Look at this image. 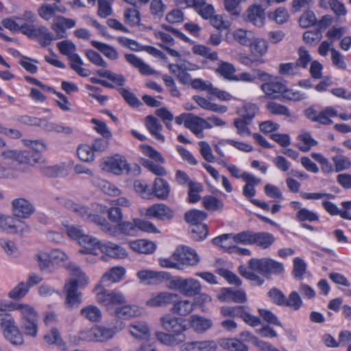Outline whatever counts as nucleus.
Returning a JSON list of instances; mask_svg holds the SVG:
<instances>
[{
    "label": "nucleus",
    "mask_w": 351,
    "mask_h": 351,
    "mask_svg": "<svg viewBox=\"0 0 351 351\" xmlns=\"http://www.w3.org/2000/svg\"><path fill=\"white\" fill-rule=\"evenodd\" d=\"M173 258L183 265L193 266L199 261L196 252L188 246H179L172 255Z\"/></svg>",
    "instance_id": "2eb2a0df"
},
{
    "label": "nucleus",
    "mask_w": 351,
    "mask_h": 351,
    "mask_svg": "<svg viewBox=\"0 0 351 351\" xmlns=\"http://www.w3.org/2000/svg\"><path fill=\"white\" fill-rule=\"evenodd\" d=\"M9 307L20 314L22 334L36 338L38 332L39 315L34 308L27 304H11Z\"/></svg>",
    "instance_id": "7ed1b4c3"
},
{
    "label": "nucleus",
    "mask_w": 351,
    "mask_h": 351,
    "mask_svg": "<svg viewBox=\"0 0 351 351\" xmlns=\"http://www.w3.org/2000/svg\"><path fill=\"white\" fill-rule=\"evenodd\" d=\"M191 327L197 333H203L213 326L210 319L194 315L190 317Z\"/></svg>",
    "instance_id": "72a5a7b5"
},
{
    "label": "nucleus",
    "mask_w": 351,
    "mask_h": 351,
    "mask_svg": "<svg viewBox=\"0 0 351 351\" xmlns=\"http://www.w3.org/2000/svg\"><path fill=\"white\" fill-rule=\"evenodd\" d=\"M125 273V270L121 267H114L106 272L102 276L100 282L104 285L108 283H114L121 281Z\"/></svg>",
    "instance_id": "f704fd0d"
},
{
    "label": "nucleus",
    "mask_w": 351,
    "mask_h": 351,
    "mask_svg": "<svg viewBox=\"0 0 351 351\" xmlns=\"http://www.w3.org/2000/svg\"><path fill=\"white\" fill-rule=\"evenodd\" d=\"M125 58L130 64L138 69L142 75H150L157 73L156 71L134 54H125Z\"/></svg>",
    "instance_id": "473e14b6"
},
{
    "label": "nucleus",
    "mask_w": 351,
    "mask_h": 351,
    "mask_svg": "<svg viewBox=\"0 0 351 351\" xmlns=\"http://www.w3.org/2000/svg\"><path fill=\"white\" fill-rule=\"evenodd\" d=\"M111 314L118 319H130L140 316L142 314V310L137 306L124 305L115 308L111 311Z\"/></svg>",
    "instance_id": "c85d7f7f"
},
{
    "label": "nucleus",
    "mask_w": 351,
    "mask_h": 351,
    "mask_svg": "<svg viewBox=\"0 0 351 351\" xmlns=\"http://www.w3.org/2000/svg\"><path fill=\"white\" fill-rule=\"evenodd\" d=\"M193 51L195 54L202 56L212 61L218 59V54L215 51H212L211 49L204 45H195L193 47Z\"/></svg>",
    "instance_id": "e2e57ef3"
},
{
    "label": "nucleus",
    "mask_w": 351,
    "mask_h": 351,
    "mask_svg": "<svg viewBox=\"0 0 351 351\" xmlns=\"http://www.w3.org/2000/svg\"><path fill=\"white\" fill-rule=\"evenodd\" d=\"M248 266L265 276L281 274L284 271L282 263L268 258H251L248 262Z\"/></svg>",
    "instance_id": "9d476101"
},
{
    "label": "nucleus",
    "mask_w": 351,
    "mask_h": 351,
    "mask_svg": "<svg viewBox=\"0 0 351 351\" xmlns=\"http://www.w3.org/2000/svg\"><path fill=\"white\" fill-rule=\"evenodd\" d=\"M163 328L172 333L183 335L182 332L186 330V326L183 325L179 318L170 315H165L160 318Z\"/></svg>",
    "instance_id": "393cba45"
},
{
    "label": "nucleus",
    "mask_w": 351,
    "mask_h": 351,
    "mask_svg": "<svg viewBox=\"0 0 351 351\" xmlns=\"http://www.w3.org/2000/svg\"><path fill=\"white\" fill-rule=\"evenodd\" d=\"M179 295L177 293L164 291L158 293L146 301L145 304L150 307L166 306L173 302V299H178Z\"/></svg>",
    "instance_id": "b1692460"
},
{
    "label": "nucleus",
    "mask_w": 351,
    "mask_h": 351,
    "mask_svg": "<svg viewBox=\"0 0 351 351\" xmlns=\"http://www.w3.org/2000/svg\"><path fill=\"white\" fill-rule=\"evenodd\" d=\"M129 245L133 251L141 254H151L156 250L155 243L145 239L130 241Z\"/></svg>",
    "instance_id": "c9c22d12"
},
{
    "label": "nucleus",
    "mask_w": 351,
    "mask_h": 351,
    "mask_svg": "<svg viewBox=\"0 0 351 351\" xmlns=\"http://www.w3.org/2000/svg\"><path fill=\"white\" fill-rule=\"evenodd\" d=\"M100 208V212L106 213L108 215V221L114 223V226H118L123 220V215L122 210L118 206H112L107 208L106 206L97 205Z\"/></svg>",
    "instance_id": "79ce46f5"
},
{
    "label": "nucleus",
    "mask_w": 351,
    "mask_h": 351,
    "mask_svg": "<svg viewBox=\"0 0 351 351\" xmlns=\"http://www.w3.org/2000/svg\"><path fill=\"white\" fill-rule=\"evenodd\" d=\"M44 341L49 345H57L61 348L62 350H66L65 343L61 339L60 332L56 328H53L49 333L44 336Z\"/></svg>",
    "instance_id": "8fccbe9b"
},
{
    "label": "nucleus",
    "mask_w": 351,
    "mask_h": 351,
    "mask_svg": "<svg viewBox=\"0 0 351 351\" xmlns=\"http://www.w3.org/2000/svg\"><path fill=\"white\" fill-rule=\"evenodd\" d=\"M146 215L162 221L171 220L173 218V211L164 204H156L147 209Z\"/></svg>",
    "instance_id": "a211bd4d"
},
{
    "label": "nucleus",
    "mask_w": 351,
    "mask_h": 351,
    "mask_svg": "<svg viewBox=\"0 0 351 351\" xmlns=\"http://www.w3.org/2000/svg\"><path fill=\"white\" fill-rule=\"evenodd\" d=\"M66 165L64 164L45 166L40 169L42 174L49 178L62 176L66 173Z\"/></svg>",
    "instance_id": "49530a36"
},
{
    "label": "nucleus",
    "mask_w": 351,
    "mask_h": 351,
    "mask_svg": "<svg viewBox=\"0 0 351 351\" xmlns=\"http://www.w3.org/2000/svg\"><path fill=\"white\" fill-rule=\"evenodd\" d=\"M66 234L73 240L84 247V250H81V253L91 254L97 255L95 252V246L98 244V239L88 234H86L83 230L78 226H68L66 227Z\"/></svg>",
    "instance_id": "6e6552de"
},
{
    "label": "nucleus",
    "mask_w": 351,
    "mask_h": 351,
    "mask_svg": "<svg viewBox=\"0 0 351 351\" xmlns=\"http://www.w3.org/2000/svg\"><path fill=\"white\" fill-rule=\"evenodd\" d=\"M278 72L282 75H295L300 73V68L296 62L281 63Z\"/></svg>",
    "instance_id": "0e129e2a"
},
{
    "label": "nucleus",
    "mask_w": 351,
    "mask_h": 351,
    "mask_svg": "<svg viewBox=\"0 0 351 351\" xmlns=\"http://www.w3.org/2000/svg\"><path fill=\"white\" fill-rule=\"evenodd\" d=\"M75 21L71 19L64 16H58L51 24V28L56 32V39L64 38L66 36V29L75 26Z\"/></svg>",
    "instance_id": "aec40b11"
},
{
    "label": "nucleus",
    "mask_w": 351,
    "mask_h": 351,
    "mask_svg": "<svg viewBox=\"0 0 351 351\" xmlns=\"http://www.w3.org/2000/svg\"><path fill=\"white\" fill-rule=\"evenodd\" d=\"M34 38H36L43 47H46L55 40V36L47 27L40 25L38 26Z\"/></svg>",
    "instance_id": "c03bdc74"
},
{
    "label": "nucleus",
    "mask_w": 351,
    "mask_h": 351,
    "mask_svg": "<svg viewBox=\"0 0 351 351\" xmlns=\"http://www.w3.org/2000/svg\"><path fill=\"white\" fill-rule=\"evenodd\" d=\"M79 158L84 162L93 161L95 158L94 151L88 145H80L77 150Z\"/></svg>",
    "instance_id": "69168bd1"
},
{
    "label": "nucleus",
    "mask_w": 351,
    "mask_h": 351,
    "mask_svg": "<svg viewBox=\"0 0 351 351\" xmlns=\"http://www.w3.org/2000/svg\"><path fill=\"white\" fill-rule=\"evenodd\" d=\"M255 271H256L252 270L250 266L247 267L244 265H241L239 267V272L243 277L255 282L257 285H263L264 283V280L255 274Z\"/></svg>",
    "instance_id": "6e6d98bb"
},
{
    "label": "nucleus",
    "mask_w": 351,
    "mask_h": 351,
    "mask_svg": "<svg viewBox=\"0 0 351 351\" xmlns=\"http://www.w3.org/2000/svg\"><path fill=\"white\" fill-rule=\"evenodd\" d=\"M29 286L25 282H21L8 293V297L13 300H19L23 298L29 291Z\"/></svg>",
    "instance_id": "bf43d9fd"
},
{
    "label": "nucleus",
    "mask_w": 351,
    "mask_h": 351,
    "mask_svg": "<svg viewBox=\"0 0 351 351\" xmlns=\"http://www.w3.org/2000/svg\"><path fill=\"white\" fill-rule=\"evenodd\" d=\"M267 109L271 114L274 115H281L286 117L291 116L289 109L286 106L274 101L269 102L267 104Z\"/></svg>",
    "instance_id": "603ef678"
},
{
    "label": "nucleus",
    "mask_w": 351,
    "mask_h": 351,
    "mask_svg": "<svg viewBox=\"0 0 351 351\" xmlns=\"http://www.w3.org/2000/svg\"><path fill=\"white\" fill-rule=\"evenodd\" d=\"M201 117L191 113L189 119L185 123V127L189 129L197 136L202 138L204 136L203 132L201 131Z\"/></svg>",
    "instance_id": "de8ad7c7"
},
{
    "label": "nucleus",
    "mask_w": 351,
    "mask_h": 351,
    "mask_svg": "<svg viewBox=\"0 0 351 351\" xmlns=\"http://www.w3.org/2000/svg\"><path fill=\"white\" fill-rule=\"evenodd\" d=\"M124 328V324L121 322L119 326L114 328H108L104 326H95L89 330L82 331L79 334V338L82 341L106 342L111 339L116 332L121 330Z\"/></svg>",
    "instance_id": "1a4fd4ad"
},
{
    "label": "nucleus",
    "mask_w": 351,
    "mask_h": 351,
    "mask_svg": "<svg viewBox=\"0 0 351 351\" xmlns=\"http://www.w3.org/2000/svg\"><path fill=\"white\" fill-rule=\"evenodd\" d=\"M80 313L82 317L92 322H99L101 319V311L93 305H89L82 308Z\"/></svg>",
    "instance_id": "a18cd8bd"
},
{
    "label": "nucleus",
    "mask_w": 351,
    "mask_h": 351,
    "mask_svg": "<svg viewBox=\"0 0 351 351\" xmlns=\"http://www.w3.org/2000/svg\"><path fill=\"white\" fill-rule=\"evenodd\" d=\"M91 45L99 50L108 58L116 60L119 58V53L116 49L108 44L100 43L96 40H92L90 42Z\"/></svg>",
    "instance_id": "37998d69"
},
{
    "label": "nucleus",
    "mask_w": 351,
    "mask_h": 351,
    "mask_svg": "<svg viewBox=\"0 0 351 351\" xmlns=\"http://www.w3.org/2000/svg\"><path fill=\"white\" fill-rule=\"evenodd\" d=\"M69 270L70 279L64 287L66 293L65 306L73 309L77 308L82 302V294L78 288L85 287L88 284V278L80 268L74 263L67 265Z\"/></svg>",
    "instance_id": "f03ea898"
},
{
    "label": "nucleus",
    "mask_w": 351,
    "mask_h": 351,
    "mask_svg": "<svg viewBox=\"0 0 351 351\" xmlns=\"http://www.w3.org/2000/svg\"><path fill=\"white\" fill-rule=\"evenodd\" d=\"M167 287L170 290L177 291L186 297H193L198 295L202 289L199 282L193 278H169Z\"/></svg>",
    "instance_id": "423d86ee"
},
{
    "label": "nucleus",
    "mask_w": 351,
    "mask_h": 351,
    "mask_svg": "<svg viewBox=\"0 0 351 351\" xmlns=\"http://www.w3.org/2000/svg\"><path fill=\"white\" fill-rule=\"evenodd\" d=\"M253 234L254 232L251 230L242 231L237 234H223L214 238L213 243L228 252L232 253L237 245H253Z\"/></svg>",
    "instance_id": "20e7f679"
},
{
    "label": "nucleus",
    "mask_w": 351,
    "mask_h": 351,
    "mask_svg": "<svg viewBox=\"0 0 351 351\" xmlns=\"http://www.w3.org/2000/svg\"><path fill=\"white\" fill-rule=\"evenodd\" d=\"M67 9L65 6L58 3H43L38 9V14L40 18L49 21L56 15V13L65 14Z\"/></svg>",
    "instance_id": "a878e982"
},
{
    "label": "nucleus",
    "mask_w": 351,
    "mask_h": 351,
    "mask_svg": "<svg viewBox=\"0 0 351 351\" xmlns=\"http://www.w3.org/2000/svg\"><path fill=\"white\" fill-rule=\"evenodd\" d=\"M250 45L252 53L259 57L265 54L268 49V43L263 39H256Z\"/></svg>",
    "instance_id": "13d9d810"
},
{
    "label": "nucleus",
    "mask_w": 351,
    "mask_h": 351,
    "mask_svg": "<svg viewBox=\"0 0 351 351\" xmlns=\"http://www.w3.org/2000/svg\"><path fill=\"white\" fill-rule=\"evenodd\" d=\"M219 345L228 351H248L249 350L247 345L237 338L221 339Z\"/></svg>",
    "instance_id": "58836bf2"
},
{
    "label": "nucleus",
    "mask_w": 351,
    "mask_h": 351,
    "mask_svg": "<svg viewBox=\"0 0 351 351\" xmlns=\"http://www.w3.org/2000/svg\"><path fill=\"white\" fill-rule=\"evenodd\" d=\"M245 19L255 26L262 27L265 20L264 9L261 5L251 6L246 11Z\"/></svg>",
    "instance_id": "cd10ccee"
},
{
    "label": "nucleus",
    "mask_w": 351,
    "mask_h": 351,
    "mask_svg": "<svg viewBox=\"0 0 351 351\" xmlns=\"http://www.w3.org/2000/svg\"><path fill=\"white\" fill-rule=\"evenodd\" d=\"M173 306L170 311L173 314L178 315L180 316H186L189 315L195 307V303L188 300L173 299Z\"/></svg>",
    "instance_id": "c756f323"
},
{
    "label": "nucleus",
    "mask_w": 351,
    "mask_h": 351,
    "mask_svg": "<svg viewBox=\"0 0 351 351\" xmlns=\"http://www.w3.org/2000/svg\"><path fill=\"white\" fill-rule=\"evenodd\" d=\"M0 229L10 234H25L29 232L30 228L24 221L10 215L0 213Z\"/></svg>",
    "instance_id": "4468645a"
},
{
    "label": "nucleus",
    "mask_w": 351,
    "mask_h": 351,
    "mask_svg": "<svg viewBox=\"0 0 351 351\" xmlns=\"http://www.w3.org/2000/svg\"><path fill=\"white\" fill-rule=\"evenodd\" d=\"M145 125L150 134L161 143L165 141V136L160 133L162 126L159 120L152 115L145 118Z\"/></svg>",
    "instance_id": "2f4dec72"
},
{
    "label": "nucleus",
    "mask_w": 351,
    "mask_h": 351,
    "mask_svg": "<svg viewBox=\"0 0 351 351\" xmlns=\"http://www.w3.org/2000/svg\"><path fill=\"white\" fill-rule=\"evenodd\" d=\"M14 162L19 165L34 166L43 162L44 160L39 153L10 148L6 141L0 137V179L15 178L11 168V165Z\"/></svg>",
    "instance_id": "f257e3e1"
},
{
    "label": "nucleus",
    "mask_w": 351,
    "mask_h": 351,
    "mask_svg": "<svg viewBox=\"0 0 351 351\" xmlns=\"http://www.w3.org/2000/svg\"><path fill=\"white\" fill-rule=\"evenodd\" d=\"M137 276L145 284H157L169 280L170 275L165 271L142 270L137 273Z\"/></svg>",
    "instance_id": "5701e85b"
},
{
    "label": "nucleus",
    "mask_w": 351,
    "mask_h": 351,
    "mask_svg": "<svg viewBox=\"0 0 351 351\" xmlns=\"http://www.w3.org/2000/svg\"><path fill=\"white\" fill-rule=\"evenodd\" d=\"M218 299L225 302L245 303L247 301V296L242 289L223 288L218 295Z\"/></svg>",
    "instance_id": "f3484780"
},
{
    "label": "nucleus",
    "mask_w": 351,
    "mask_h": 351,
    "mask_svg": "<svg viewBox=\"0 0 351 351\" xmlns=\"http://www.w3.org/2000/svg\"><path fill=\"white\" fill-rule=\"evenodd\" d=\"M298 58L296 60V64L300 67L306 69L309 64L312 62V58L308 51H307L304 47H300L298 50Z\"/></svg>",
    "instance_id": "774afa93"
},
{
    "label": "nucleus",
    "mask_w": 351,
    "mask_h": 351,
    "mask_svg": "<svg viewBox=\"0 0 351 351\" xmlns=\"http://www.w3.org/2000/svg\"><path fill=\"white\" fill-rule=\"evenodd\" d=\"M285 84L278 77H273L268 82L261 85V90L269 97L274 98L275 94L282 93L285 90Z\"/></svg>",
    "instance_id": "7c9ffc66"
},
{
    "label": "nucleus",
    "mask_w": 351,
    "mask_h": 351,
    "mask_svg": "<svg viewBox=\"0 0 351 351\" xmlns=\"http://www.w3.org/2000/svg\"><path fill=\"white\" fill-rule=\"evenodd\" d=\"M234 39L242 45H250L252 43V34L243 29H239L233 32Z\"/></svg>",
    "instance_id": "680f3d73"
},
{
    "label": "nucleus",
    "mask_w": 351,
    "mask_h": 351,
    "mask_svg": "<svg viewBox=\"0 0 351 351\" xmlns=\"http://www.w3.org/2000/svg\"><path fill=\"white\" fill-rule=\"evenodd\" d=\"M217 343L214 340L193 341L183 343L180 351H216Z\"/></svg>",
    "instance_id": "6ab92c4d"
},
{
    "label": "nucleus",
    "mask_w": 351,
    "mask_h": 351,
    "mask_svg": "<svg viewBox=\"0 0 351 351\" xmlns=\"http://www.w3.org/2000/svg\"><path fill=\"white\" fill-rule=\"evenodd\" d=\"M11 205L13 215L18 218H29L35 212V208L32 203L23 197L14 199Z\"/></svg>",
    "instance_id": "dca6fc26"
},
{
    "label": "nucleus",
    "mask_w": 351,
    "mask_h": 351,
    "mask_svg": "<svg viewBox=\"0 0 351 351\" xmlns=\"http://www.w3.org/2000/svg\"><path fill=\"white\" fill-rule=\"evenodd\" d=\"M185 7H193L197 12L204 19L211 18L215 13V10L211 4L206 2V0H184Z\"/></svg>",
    "instance_id": "4be33fe9"
},
{
    "label": "nucleus",
    "mask_w": 351,
    "mask_h": 351,
    "mask_svg": "<svg viewBox=\"0 0 351 351\" xmlns=\"http://www.w3.org/2000/svg\"><path fill=\"white\" fill-rule=\"evenodd\" d=\"M302 304L303 302L298 292L293 291L290 293L288 298H286L285 306L293 311H298Z\"/></svg>",
    "instance_id": "052dcab7"
},
{
    "label": "nucleus",
    "mask_w": 351,
    "mask_h": 351,
    "mask_svg": "<svg viewBox=\"0 0 351 351\" xmlns=\"http://www.w3.org/2000/svg\"><path fill=\"white\" fill-rule=\"evenodd\" d=\"M0 328L5 338L12 344L15 346L23 344V335L16 325L14 319L10 314H0Z\"/></svg>",
    "instance_id": "0eeeda50"
},
{
    "label": "nucleus",
    "mask_w": 351,
    "mask_h": 351,
    "mask_svg": "<svg viewBox=\"0 0 351 351\" xmlns=\"http://www.w3.org/2000/svg\"><path fill=\"white\" fill-rule=\"evenodd\" d=\"M98 303L106 306L107 310H112V306L125 303L124 295L119 291H110L98 287L95 290Z\"/></svg>",
    "instance_id": "f8f14e48"
},
{
    "label": "nucleus",
    "mask_w": 351,
    "mask_h": 351,
    "mask_svg": "<svg viewBox=\"0 0 351 351\" xmlns=\"http://www.w3.org/2000/svg\"><path fill=\"white\" fill-rule=\"evenodd\" d=\"M156 338L162 343L167 346H174L180 344L185 340L184 335L167 334L162 332L156 333Z\"/></svg>",
    "instance_id": "a19ab883"
},
{
    "label": "nucleus",
    "mask_w": 351,
    "mask_h": 351,
    "mask_svg": "<svg viewBox=\"0 0 351 351\" xmlns=\"http://www.w3.org/2000/svg\"><path fill=\"white\" fill-rule=\"evenodd\" d=\"M101 221H103V223H101V230L112 237L118 236L121 233L133 236L137 232V218L134 219L132 221L122 220L118 226H114L106 219H102Z\"/></svg>",
    "instance_id": "9b49d317"
},
{
    "label": "nucleus",
    "mask_w": 351,
    "mask_h": 351,
    "mask_svg": "<svg viewBox=\"0 0 351 351\" xmlns=\"http://www.w3.org/2000/svg\"><path fill=\"white\" fill-rule=\"evenodd\" d=\"M295 218L298 221L303 222V221H319V215L312 211L308 210L306 208H303L302 209H300L298 211H297L295 214Z\"/></svg>",
    "instance_id": "4d7b16f0"
},
{
    "label": "nucleus",
    "mask_w": 351,
    "mask_h": 351,
    "mask_svg": "<svg viewBox=\"0 0 351 351\" xmlns=\"http://www.w3.org/2000/svg\"><path fill=\"white\" fill-rule=\"evenodd\" d=\"M57 47L60 52L68 57L70 61L71 68L78 75L82 77H88L91 72L87 69L82 67L84 62L80 56L75 53L76 45L69 40H65L57 43Z\"/></svg>",
    "instance_id": "39448f33"
},
{
    "label": "nucleus",
    "mask_w": 351,
    "mask_h": 351,
    "mask_svg": "<svg viewBox=\"0 0 351 351\" xmlns=\"http://www.w3.org/2000/svg\"><path fill=\"white\" fill-rule=\"evenodd\" d=\"M130 332L136 339H145L149 335V328L145 323L135 322L130 326Z\"/></svg>",
    "instance_id": "09e8293b"
},
{
    "label": "nucleus",
    "mask_w": 351,
    "mask_h": 351,
    "mask_svg": "<svg viewBox=\"0 0 351 351\" xmlns=\"http://www.w3.org/2000/svg\"><path fill=\"white\" fill-rule=\"evenodd\" d=\"M152 192L158 198L165 199L169 196L170 186L165 179L158 178L154 180Z\"/></svg>",
    "instance_id": "ea45409f"
},
{
    "label": "nucleus",
    "mask_w": 351,
    "mask_h": 351,
    "mask_svg": "<svg viewBox=\"0 0 351 351\" xmlns=\"http://www.w3.org/2000/svg\"><path fill=\"white\" fill-rule=\"evenodd\" d=\"M275 240V237L267 232H258L253 234V244L263 249H267L271 246Z\"/></svg>",
    "instance_id": "e433bc0d"
},
{
    "label": "nucleus",
    "mask_w": 351,
    "mask_h": 351,
    "mask_svg": "<svg viewBox=\"0 0 351 351\" xmlns=\"http://www.w3.org/2000/svg\"><path fill=\"white\" fill-rule=\"evenodd\" d=\"M215 72L226 80L239 81L238 77L235 75L236 69L231 63L220 61Z\"/></svg>",
    "instance_id": "4c0bfd02"
},
{
    "label": "nucleus",
    "mask_w": 351,
    "mask_h": 351,
    "mask_svg": "<svg viewBox=\"0 0 351 351\" xmlns=\"http://www.w3.org/2000/svg\"><path fill=\"white\" fill-rule=\"evenodd\" d=\"M337 116H338L337 111L335 108L327 107L322 111L318 112L316 122L323 125H330L332 123L330 117Z\"/></svg>",
    "instance_id": "864d4df0"
},
{
    "label": "nucleus",
    "mask_w": 351,
    "mask_h": 351,
    "mask_svg": "<svg viewBox=\"0 0 351 351\" xmlns=\"http://www.w3.org/2000/svg\"><path fill=\"white\" fill-rule=\"evenodd\" d=\"M97 250L114 258H123L127 256L126 250L123 247L111 242L101 243L98 240V244L95 246V252Z\"/></svg>",
    "instance_id": "bb28decb"
},
{
    "label": "nucleus",
    "mask_w": 351,
    "mask_h": 351,
    "mask_svg": "<svg viewBox=\"0 0 351 351\" xmlns=\"http://www.w3.org/2000/svg\"><path fill=\"white\" fill-rule=\"evenodd\" d=\"M56 199L58 201L60 204L71 210L80 217L88 219L90 221L95 223L101 230V223H103L101 220L105 219V218L101 217L98 215L92 214L88 208L80 204H75L70 199L64 197H57Z\"/></svg>",
    "instance_id": "ddd939ff"
},
{
    "label": "nucleus",
    "mask_w": 351,
    "mask_h": 351,
    "mask_svg": "<svg viewBox=\"0 0 351 351\" xmlns=\"http://www.w3.org/2000/svg\"><path fill=\"white\" fill-rule=\"evenodd\" d=\"M206 217L207 215L206 213L195 209L191 210L186 212L184 215L186 221L191 223V226H194L195 224H201Z\"/></svg>",
    "instance_id": "3c124183"
},
{
    "label": "nucleus",
    "mask_w": 351,
    "mask_h": 351,
    "mask_svg": "<svg viewBox=\"0 0 351 351\" xmlns=\"http://www.w3.org/2000/svg\"><path fill=\"white\" fill-rule=\"evenodd\" d=\"M255 271H256L252 270L250 266L247 267L244 265H241L239 267V272L243 277L255 282L257 285H263L264 283V280L255 274Z\"/></svg>",
    "instance_id": "5fc2aeb1"
},
{
    "label": "nucleus",
    "mask_w": 351,
    "mask_h": 351,
    "mask_svg": "<svg viewBox=\"0 0 351 351\" xmlns=\"http://www.w3.org/2000/svg\"><path fill=\"white\" fill-rule=\"evenodd\" d=\"M208 228L206 224H195L191 226V237L196 241L206 239L208 235Z\"/></svg>",
    "instance_id": "338daca9"
},
{
    "label": "nucleus",
    "mask_w": 351,
    "mask_h": 351,
    "mask_svg": "<svg viewBox=\"0 0 351 351\" xmlns=\"http://www.w3.org/2000/svg\"><path fill=\"white\" fill-rule=\"evenodd\" d=\"M104 169L117 175L122 173L124 171H129L128 164L125 159L117 155L107 158L104 162Z\"/></svg>",
    "instance_id": "412c9836"
}]
</instances>
